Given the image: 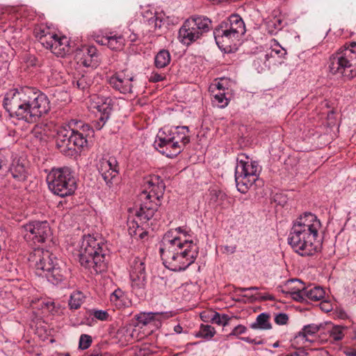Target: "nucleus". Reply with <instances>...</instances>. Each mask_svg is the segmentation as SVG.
I'll list each match as a JSON object with an SVG mask.
<instances>
[{
	"label": "nucleus",
	"instance_id": "nucleus-4",
	"mask_svg": "<svg viewBox=\"0 0 356 356\" xmlns=\"http://www.w3.org/2000/svg\"><path fill=\"white\" fill-rule=\"evenodd\" d=\"M49 99L44 93L30 87L10 89L3 100V108L6 111H31L35 109L49 111Z\"/></svg>",
	"mask_w": 356,
	"mask_h": 356
},
{
	"label": "nucleus",
	"instance_id": "nucleus-29",
	"mask_svg": "<svg viewBox=\"0 0 356 356\" xmlns=\"http://www.w3.org/2000/svg\"><path fill=\"white\" fill-rule=\"evenodd\" d=\"M105 42H107V46L109 49L115 51H120L123 49L124 46V39L122 35L113 34L106 35L104 39Z\"/></svg>",
	"mask_w": 356,
	"mask_h": 356
},
{
	"label": "nucleus",
	"instance_id": "nucleus-24",
	"mask_svg": "<svg viewBox=\"0 0 356 356\" xmlns=\"http://www.w3.org/2000/svg\"><path fill=\"white\" fill-rule=\"evenodd\" d=\"M57 146L60 152L65 154H71L75 152L73 145L72 134H69V130H60L58 133Z\"/></svg>",
	"mask_w": 356,
	"mask_h": 356
},
{
	"label": "nucleus",
	"instance_id": "nucleus-36",
	"mask_svg": "<svg viewBox=\"0 0 356 356\" xmlns=\"http://www.w3.org/2000/svg\"><path fill=\"white\" fill-rule=\"evenodd\" d=\"M229 86V81L228 79L222 77L219 79L215 80L209 86V92L214 93L215 92H225V90H227Z\"/></svg>",
	"mask_w": 356,
	"mask_h": 356
},
{
	"label": "nucleus",
	"instance_id": "nucleus-50",
	"mask_svg": "<svg viewBox=\"0 0 356 356\" xmlns=\"http://www.w3.org/2000/svg\"><path fill=\"white\" fill-rule=\"evenodd\" d=\"M247 331V327L243 325L236 326L230 333V335L238 336L244 334Z\"/></svg>",
	"mask_w": 356,
	"mask_h": 356
},
{
	"label": "nucleus",
	"instance_id": "nucleus-58",
	"mask_svg": "<svg viewBox=\"0 0 356 356\" xmlns=\"http://www.w3.org/2000/svg\"><path fill=\"white\" fill-rule=\"evenodd\" d=\"M93 127L95 128L97 130H100L103 127L104 124H102L99 121L95 120L92 122Z\"/></svg>",
	"mask_w": 356,
	"mask_h": 356
},
{
	"label": "nucleus",
	"instance_id": "nucleus-17",
	"mask_svg": "<svg viewBox=\"0 0 356 356\" xmlns=\"http://www.w3.org/2000/svg\"><path fill=\"white\" fill-rule=\"evenodd\" d=\"M77 63L87 67H97L99 60L97 49L93 47H83L76 52Z\"/></svg>",
	"mask_w": 356,
	"mask_h": 356
},
{
	"label": "nucleus",
	"instance_id": "nucleus-63",
	"mask_svg": "<svg viewBox=\"0 0 356 356\" xmlns=\"http://www.w3.org/2000/svg\"><path fill=\"white\" fill-rule=\"evenodd\" d=\"M133 339H134L133 334H129L128 337L126 339V341H127V342H131H131H132V341H133Z\"/></svg>",
	"mask_w": 356,
	"mask_h": 356
},
{
	"label": "nucleus",
	"instance_id": "nucleus-32",
	"mask_svg": "<svg viewBox=\"0 0 356 356\" xmlns=\"http://www.w3.org/2000/svg\"><path fill=\"white\" fill-rule=\"evenodd\" d=\"M171 60V56L168 50H160L154 57V65L158 69L168 66Z\"/></svg>",
	"mask_w": 356,
	"mask_h": 356
},
{
	"label": "nucleus",
	"instance_id": "nucleus-39",
	"mask_svg": "<svg viewBox=\"0 0 356 356\" xmlns=\"http://www.w3.org/2000/svg\"><path fill=\"white\" fill-rule=\"evenodd\" d=\"M85 296L81 291L73 292L69 300V306L71 309H77L83 303Z\"/></svg>",
	"mask_w": 356,
	"mask_h": 356
},
{
	"label": "nucleus",
	"instance_id": "nucleus-25",
	"mask_svg": "<svg viewBox=\"0 0 356 356\" xmlns=\"http://www.w3.org/2000/svg\"><path fill=\"white\" fill-rule=\"evenodd\" d=\"M170 131L174 142L179 145L181 147V149L183 150L186 145L190 142L188 127L186 126L176 127L170 129Z\"/></svg>",
	"mask_w": 356,
	"mask_h": 356
},
{
	"label": "nucleus",
	"instance_id": "nucleus-62",
	"mask_svg": "<svg viewBox=\"0 0 356 356\" xmlns=\"http://www.w3.org/2000/svg\"><path fill=\"white\" fill-rule=\"evenodd\" d=\"M242 340L248 343H253L254 341V339H250L249 337H243L242 338Z\"/></svg>",
	"mask_w": 356,
	"mask_h": 356
},
{
	"label": "nucleus",
	"instance_id": "nucleus-5",
	"mask_svg": "<svg viewBox=\"0 0 356 356\" xmlns=\"http://www.w3.org/2000/svg\"><path fill=\"white\" fill-rule=\"evenodd\" d=\"M29 261L34 263L36 275L47 277L54 284L62 282L68 275L66 265L48 250H34Z\"/></svg>",
	"mask_w": 356,
	"mask_h": 356
},
{
	"label": "nucleus",
	"instance_id": "nucleus-35",
	"mask_svg": "<svg viewBox=\"0 0 356 356\" xmlns=\"http://www.w3.org/2000/svg\"><path fill=\"white\" fill-rule=\"evenodd\" d=\"M159 152L165 155L167 157L172 158L181 153L182 150L181 149V147L177 145L172 140L163 148L160 149Z\"/></svg>",
	"mask_w": 356,
	"mask_h": 356
},
{
	"label": "nucleus",
	"instance_id": "nucleus-18",
	"mask_svg": "<svg viewBox=\"0 0 356 356\" xmlns=\"http://www.w3.org/2000/svg\"><path fill=\"white\" fill-rule=\"evenodd\" d=\"M143 24L147 33H154L161 29L165 20L164 15L161 13H153L149 9L142 12Z\"/></svg>",
	"mask_w": 356,
	"mask_h": 356
},
{
	"label": "nucleus",
	"instance_id": "nucleus-14",
	"mask_svg": "<svg viewBox=\"0 0 356 356\" xmlns=\"http://www.w3.org/2000/svg\"><path fill=\"white\" fill-rule=\"evenodd\" d=\"M90 110L97 111H110L120 110V100L110 97L93 95L90 97L87 103Z\"/></svg>",
	"mask_w": 356,
	"mask_h": 356
},
{
	"label": "nucleus",
	"instance_id": "nucleus-2",
	"mask_svg": "<svg viewBox=\"0 0 356 356\" xmlns=\"http://www.w3.org/2000/svg\"><path fill=\"white\" fill-rule=\"evenodd\" d=\"M160 253L166 268L181 271L195 262L199 247L191 238H175L173 232H167L163 237Z\"/></svg>",
	"mask_w": 356,
	"mask_h": 356
},
{
	"label": "nucleus",
	"instance_id": "nucleus-54",
	"mask_svg": "<svg viewBox=\"0 0 356 356\" xmlns=\"http://www.w3.org/2000/svg\"><path fill=\"white\" fill-rule=\"evenodd\" d=\"M7 170V164L6 161L0 156V174H3Z\"/></svg>",
	"mask_w": 356,
	"mask_h": 356
},
{
	"label": "nucleus",
	"instance_id": "nucleus-16",
	"mask_svg": "<svg viewBox=\"0 0 356 356\" xmlns=\"http://www.w3.org/2000/svg\"><path fill=\"white\" fill-rule=\"evenodd\" d=\"M134 76L127 74L124 72H119L108 79V83L114 90L122 94L132 92Z\"/></svg>",
	"mask_w": 356,
	"mask_h": 356
},
{
	"label": "nucleus",
	"instance_id": "nucleus-26",
	"mask_svg": "<svg viewBox=\"0 0 356 356\" xmlns=\"http://www.w3.org/2000/svg\"><path fill=\"white\" fill-rule=\"evenodd\" d=\"M9 173L17 182H24L28 177V170L19 159L13 160L10 168Z\"/></svg>",
	"mask_w": 356,
	"mask_h": 356
},
{
	"label": "nucleus",
	"instance_id": "nucleus-7",
	"mask_svg": "<svg viewBox=\"0 0 356 356\" xmlns=\"http://www.w3.org/2000/svg\"><path fill=\"white\" fill-rule=\"evenodd\" d=\"M329 69L332 74L352 79L356 76V42L340 48L330 57Z\"/></svg>",
	"mask_w": 356,
	"mask_h": 356
},
{
	"label": "nucleus",
	"instance_id": "nucleus-34",
	"mask_svg": "<svg viewBox=\"0 0 356 356\" xmlns=\"http://www.w3.org/2000/svg\"><path fill=\"white\" fill-rule=\"evenodd\" d=\"M111 303L117 308H121L126 305L127 298L124 293L120 289H115L110 296Z\"/></svg>",
	"mask_w": 356,
	"mask_h": 356
},
{
	"label": "nucleus",
	"instance_id": "nucleus-60",
	"mask_svg": "<svg viewBox=\"0 0 356 356\" xmlns=\"http://www.w3.org/2000/svg\"><path fill=\"white\" fill-rule=\"evenodd\" d=\"M88 356H110V355L107 353H93V354H90V355Z\"/></svg>",
	"mask_w": 356,
	"mask_h": 356
},
{
	"label": "nucleus",
	"instance_id": "nucleus-6",
	"mask_svg": "<svg viewBox=\"0 0 356 356\" xmlns=\"http://www.w3.org/2000/svg\"><path fill=\"white\" fill-rule=\"evenodd\" d=\"M165 188V184L160 177L152 175L147 179L145 189L140 194L142 203L136 212V216L141 222H147L154 216Z\"/></svg>",
	"mask_w": 356,
	"mask_h": 356
},
{
	"label": "nucleus",
	"instance_id": "nucleus-42",
	"mask_svg": "<svg viewBox=\"0 0 356 356\" xmlns=\"http://www.w3.org/2000/svg\"><path fill=\"white\" fill-rule=\"evenodd\" d=\"M320 329V326L316 324H309L305 325L303 328L302 329V331H300L298 333V336L300 337H302L303 339H305L306 341H308V339L307 338L309 335H314L316 333L318 332Z\"/></svg>",
	"mask_w": 356,
	"mask_h": 356
},
{
	"label": "nucleus",
	"instance_id": "nucleus-64",
	"mask_svg": "<svg viewBox=\"0 0 356 356\" xmlns=\"http://www.w3.org/2000/svg\"><path fill=\"white\" fill-rule=\"evenodd\" d=\"M237 291H239V292H244V291H249V289H248V288L238 287V288L237 289Z\"/></svg>",
	"mask_w": 356,
	"mask_h": 356
},
{
	"label": "nucleus",
	"instance_id": "nucleus-37",
	"mask_svg": "<svg viewBox=\"0 0 356 356\" xmlns=\"http://www.w3.org/2000/svg\"><path fill=\"white\" fill-rule=\"evenodd\" d=\"M69 134H72L73 145L74 146L75 152L86 145L87 140L83 136V134L73 129H70Z\"/></svg>",
	"mask_w": 356,
	"mask_h": 356
},
{
	"label": "nucleus",
	"instance_id": "nucleus-22",
	"mask_svg": "<svg viewBox=\"0 0 356 356\" xmlns=\"http://www.w3.org/2000/svg\"><path fill=\"white\" fill-rule=\"evenodd\" d=\"M6 120L15 125L24 124L25 123L32 124L35 122L40 115L33 113H5Z\"/></svg>",
	"mask_w": 356,
	"mask_h": 356
},
{
	"label": "nucleus",
	"instance_id": "nucleus-47",
	"mask_svg": "<svg viewBox=\"0 0 356 356\" xmlns=\"http://www.w3.org/2000/svg\"><path fill=\"white\" fill-rule=\"evenodd\" d=\"M289 321L288 315L284 313H280L275 317V322L277 325H286Z\"/></svg>",
	"mask_w": 356,
	"mask_h": 356
},
{
	"label": "nucleus",
	"instance_id": "nucleus-15",
	"mask_svg": "<svg viewBox=\"0 0 356 356\" xmlns=\"http://www.w3.org/2000/svg\"><path fill=\"white\" fill-rule=\"evenodd\" d=\"M216 42L218 47L225 52L232 50L233 46L239 40L223 26L219 25L213 31Z\"/></svg>",
	"mask_w": 356,
	"mask_h": 356
},
{
	"label": "nucleus",
	"instance_id": "nucleus-31",
	"mask_svg": "<svg viewBox=\"0 0 356 356\" xmlns=\"http://www.w3.org/2000/svg\"><path fill=\"white\" fill-rule=\"evenodd\" d=\"M128 232L129 235L136 239H144L147 235V232L134 220L128 221Z\"/></svg>",
	"mask_w": 356,
	"mask_h": 356
},
{
	"label": "nucleus",
	"instance_id": "nucleus-59",
	"mask_svg": "<svg viewBox=\"0 0 356 356\" xmlns=\"http://www.w3.org/2000/svg\"><path fill=\"white\" fill-rule=\"evenodd\" d=\"M174 331L177 334H180L182 332V327L178 324L174 327Z\"/></svg>",
	"mask_w": 356,
	"mask_h": 356
},
{
	"label": "nucleus",
	"instance_id": "nucleus-43",
	"mask_svg": "<svg viewBox=\"0 0 356 356\" xmlns=\"http://www.w3.org/2000/svg\"><path fill=\"white\" fill-rule=\"evenodd\" d=\"M92 80L91 79L86 75H82L78 79L72 81V84L76 86L77 88L85 90L89 88L91 85Z\"/></svg>",
	"mask_w": 356,
	"mask_h": 356
},
{
	"label": "nucleus",
	"instance_id": "nucleus-11",
	"mask_svg": "<svg viewBox=\"0 0 356 356\" xmlns=\"http://www.w3.org/2000/svg\"><path fill=\"white\" fill-rule=\"evenodd\" d=\"M97 169L106 185L112 188L117 181L119 175V165L115 157L102 158L97 163Z\"/></svg>",
	"mask_w": 356,
	"mask_h": 356
},
{
	"label": "nucleus",
	"instance_id": "nucleus-38",
	"mask_svg": "<svg viewBox=\"0 0 356 356\" xmlns=\"http://www.w3.org/2000/svg\"><path fill=\"white\" fill-rule=\"evenodd\" d=\"M213 96L211 98L212 104L218 108H223L229 104V99L225 97V92H215L211 93Z\"/></svg>",
	"mask_w": 356,
	"mask_h": 356
},
{
	"label": "nucleus",
	"instance_id": "nucleus-51",
	"mask_svg": "<svg viewBox=\"0 0 356 356\" xmlns=\"http://www.w3.org/2000/svg\"><path fill=\"white\" fill-rule=\"evenodd\" d=\"M40 305L42 307V309L45 308L49 311H50L51 308L53 309L54 307V302L50 300H41Z\"/></svg>",
	"mask_w": 356,
	"mask_h": 356
},
{
	"label": "nucleus",
	"instance_id": "nucleus-30",
	"mask_svg": "<svg viewBox=\"0 0 356 356\" xmlns=\"http://www.w3.org/2000/svg\"><path fill=\"white\" fill-rule=\"evenodd\" d=\"M172 138L170 129H160L156 135L154 145L159 151L160 149L172 140Z\"/></svg>",
	"mask_w": 356,
	"mask_h": 356
},
{
	"label": "nucleus",
	"instance_id": "nucleus-57",
	"mask_svg": "<svg viewBox=\"0 0 356 356\" xmlns=\"http://www.w3.org/2000/svg\"><path fill=\"white\" fill-rule=\"evenodd\" d=\"M344 353L347 356H356V350L353 348H348L344 350Z\"/></svg>",
	"mask_w": 356,
	"mask_h": 356
},
{
	"label": "nucleus",
	"instance_id": "nucleus-41",
	"mask_svg": "<svg viewBox=\"0 0 356 356\" xmlns=\"http://www.w3.org/2000/svg\"><path fill=\"white\" fill-rule=\"evenodd\" d=\"M216 333L215 329L209 325L202 324L200 330L195 334L197 338H204L209 339L212 338Z\"/></svg>",
	"mask_w": 356,
	"mask_h": 356
},
{
	"label": "nucleus",
	"instance_id": "nucleus-1",
	"mask_svg": "<svg viewBox=\"0 0 356 356\" xmlns=\"http://www.w3.org/2000/svg\"><path fill=\"white\" fill-rule=\"evenodd\" d=\"M322 229L319 218L314 213L305 212L293 222L289 244L299 255L312 256L321 250L319 234Z\"/></svg>",
	"mask_w": 356,
	"mask_h": 356
},
{
	"label": "nucleus",
	"instance_id": "nucleus-21",
	"mask_svg": "<svg viewBox=\"0 0 356 356\" xmlns=\"http://www.w3.org/2000/svg\"><path fill=\"white\" fill-rule=\"evenodd\" d=\"M230 33L239 40L245 33V26L243 19L238 15H232L228 19L220 23Z\"/></svg>",
	"mask_w": 356,
	"mask_h": 356
},
{
	"label": "nucleus",
	"instance_id": "nucleus-20",
	"mask_svg": "<svg viewBox=\"0 0 356 356\" xmlns=\"http://www.w3.org/2000/svg\"><path fill=\"white\" fill-rule=\"evenodd\" d=\"M201 37L200 33L194 26L193 22L189 19H186L179 30L178 38L179 41L189 45Z\"/></svg>",
	"mask_w": 356,
	"mask_h": 356
},
{
	"label": "nucleus",
	"instance_id": "nucleus-10",
	"mask_svg": "<svg viewBox=\"0 0 356 356\" xmlns=\"http://www.w3.org/2000/svg\"><path fill=\"white\" fill-rule=\"evenodd\" d=\"M24 238L33 244L42 243L51 235L47 221H32L23 226Z\"/></svg>",
	"mask_w": 356,
	"mask_h": 356
},
{
	"label": "nucleus",
	"instance_id": "nucleus-8",
	"mask_svg": "<svg viewBox=\"0 0 356 356\" xmlns=\"http://www.w3.org/2000/svg\"><path fill=\"white\" fill-rule=\"evenodd\" d=\"M49 190L55 195L64 197L72 195L76 189V182L68 168H53L47 176Z\"/></svg>",
	"mask_w": 356,
	"mask_h": 356
},
{
	"label": "nucleus",
	"instance_id": "nucleus-48",
	"mask_svg": "<svg viewBox=\"0 0 356 356\" xmlns=\"http://www.w3.org/2000/svg\"><path fill=\"white\" fill-rule=\"evenodd\" d=\"M94 317L100 321H106L108 318V314L104 310H95L94 311Z\"/></svg>",
	"mask_w": 356,
	"mask_h": 356
},
{
	"label": "nucleus",
	"instance_id": "nucleus-45",
	"mask_svg": "<svg viewBox=\"0 0 356 356\" xmlns=\"http://www.w3.org/2000/svg\"><path fill=\"white\" fill-rule=\"evenodd\" d=\"M168 232H173V236L175 238H191V236L190 233L191 229L186 227H179L175 228L174 230H169Z\"/></svg>",
	"mask_w": 356,
	"mask_h": 356
},
{
	"label": "nucleus",
	"instance_id": "nucleus-9",
	"mask_svg": "<svg viewBox=\"0 0 356 356\" xmlns=\"http://www.w3.org/2000/svg\"><path fill=\"white\" fill-rule=\"evenodd\" d=\"M246 160H238L235 170V181L238 191L245 193L258 180L261 172V167L258 162Z\"/></svg>",
	"mask_w": 356,
	"mask_h": 356
},
{
	"label": "nucleus",
	"instance_id": "nucleus-13",
	"mask_svg": "<svg viewBox=\"0 0 356 356\" xmlns=\"http://www.w3.org/2000/svg\"><path fill=\"white\" fill-rule=\"evenodd\" d=\"M130 280L134 290H141L146 285V272L145 259L134 258L130 263Z\"/></svg>",
	"mask_w": 356,
	"mask_h": 356
},
{
	"label": "nucleus",
	"instance_id": "nucleus-55",
	"mask_svg": "<svg viewBox=\"0 0 356 356\" xmlns=\"http://www.w3.org/2000/svg\"><path fill=\"white\" fill-rule=\"evenodd\" d=\"M108 114L109 113H101V115L97 120L104 125L109 118Z\"/></svg>",
	"mask_w": 356,
	"mask_h": 356
},
{
	"label": "nucleus",
	"instance_id": "nucleus-52",
	"mask_svg": "<svg viewBox=\"0 0 356 356\" xmlns=\"http://www.w3.org/2000/svg\"><path fill=\"white\" fill-rule=\"evenodd\" d=\"M321 309L325 312H329L332 309V306L329 302L325 301L321 303Z\"/></svg>",
	"mask_w": 356,
	"mask_h": 356
},
{
	"label": "nucleus",
	"instance_id": "nucleus-53",
	"mask_svg": "<svg viewBox=\"0 0 356 356\" xmlns=\"http://www.w3.org/2000/svg\"><path fill=\"white\" fill-rule=\"evenodd\" d=\"M224 252L227 254H233L236 252V245H225L223 246Z\"/></svg>",
	"mask_w": 356,
	"mask_h": 356
},
{
	"label": "nucleus",
	"instance_id": "nucleus-49",
	"mask_svg": "<svg viewBox=\"0 0 356 356\" xmlns=\"http://www.w3.org/2000/svg\"><path fill=\"white\" fill-rule=\"evenodd\" d=\"M165 79L163 74H159L156 72H152L149 77V81L152 83H156L163 81Z\"/></svg>",
	"mask_w": 356,
	"mask_h": 356
},
{
	"label": "nucleus",
	"instance_id": "nucleus-23",
	"mask_svg": "<svg viewBox=\"0 0 356 356\" xmlns=\"http://www.w3.org/2000/svg\"><path fill=\"white\" fill-rule=\"evenodd\" d=\"M172 315L168 312H148L140 314L137 321L142 325H153L159 327L161 325V319L168 318Z\"/></svg>",
	"mask_w": 356,
	"mask_h": 356
},
{
	"label": "nucleus",
	"instance_id": "nucleus-28",
	"mask_svg": "<svg viewBox=\"0 0 356 356\" xmlns=\"http://www.w3.org/2000/svg\"><path fill=\"white\" fill-rule=\"evenodd\" d=\"M193 22L194 26L202 36L204 33L208 32L211 26V21L207 17L202 15L192 16L188 18Z\"/></svg>",
	"mask_w": 356,
	"mask_h": 356
},
{
	"label": "nucleus",
	"instance_id": "nucleus-12",
	"mask_svg": "<svg viewBox=\"0 0 356 356\" xmlns=\"http://www.w3.org/2000/svg\"><path fill=\"white\" fill-rule=\"evenodd\" d=\"M298 286L291 289V297L297 301L303 302L308 300L318 301L325 296V291L320 286H305L304 283L298 281Z\"/></svg>",
	"mask_w": 356,
	"mask_h": 356
},
{
	"label": "nucleus",
	"instance_id": "nucleus-40",
	"mask_svg": "<svg viewBox=\"0 0 356 356\" xmlns=\"http://www.w3.org/2000/svg\"><path fill=\"white\" fill-rule=\"evenodd\" d=\"M346 330V327L342 325H334L329 331V337L333 341H341L345 336Z\"/></svg>",
	"mask_w": 356,
	"mask_h": 356
},
{
	"label": "nucleus",
	"instance_id": "nucleus-46",
	"mask_svg": "<svg viewBox=\"0 0 356 356\" xmlns=\"http://www.w3.org/2000/svg\"><path fill=\"white\" fill-rule=\"evenodd\" d=\"M92 341V337L90 335L83 334L79 338V347L81 350H86L90 346Z\"/></svg>",
	"mask_w": 356,
	"mask_h": 356
},
{
	"label": "nucleus",
	"instance_id": "nucleus-56",
	"mask_svg": "<svg viewBox=\"0 0 356 356\" xmlns=\"http://www.w3.org/2000/svg\"><path fill=\"white\" fill-rule=\"evenodd\" d=\"M289 355L290 356H307V353H305L303 350H298Z\"/></svg>",
	"mask_w": 356,
	"mask_h": 356
},
{
	"label": "nucleus",
	"instance_id": "nucleus-19",
	"mask_svg": "<svg viewBox=\"0 0 356 356\" xmlns=\"http://www.w3.org/2000/svg\"><path fill=\"white\" fill-rule=\"evenodd\" d=\"M49 43L45 48L57 56L63 57L70 51V40L66 36L56 33V36L52 37Z\"/></svg>",
	"mask_w": 356,
	"mask_h": 356
},
{
	"label": "nucleus",
	"instance_id": "nucleus-44",
	"mask_svg": "<svg viewBox=\"0 0 356 356\" xmlns=\"http://www.w3.org/2000/svg\"><path fill=\"white\" fill-rule=\"evenodd\" d=\"M231 318L227 314L220 315L218 312H214L211 317V320L213 323H216L219 325L226 326L229 324V321Z\"/></svg>",
	"mask_w": 356,
	"mask_h": 356
},
{
	"label": "nucleus",
	"instance_id": "nucleus-27",
	"mask_svg": "<svg viewBox=\"0 0 356 356\" xmlns=\"http://www.w3.org/2000/svg\"><path fill=\"white\" fill-rule=\"evenodd\" d=\"M34 35L43 47L49 45V40L52 37L56 36V33L53 32L51 29L44 24L37 26L34 29Z\"/></svg>",
	"mask_w": 356,
	"mask_h": 356
},
{
	"label": "nucleus",
	"instance_id": "nucleus-61",
	"mask_svg": "<svg viewBox=\"0 0 356 356\" xmlns=\"http://www.w3.org/2000/svg\"><path fill=\"white\" fill-rule=\"evenodd\" d=\"M105 38L106 35L103 36L100 40H97V42L103 45H107V42H105L106 40H104Z\"/></svg>",
	"mask_w": 356,
	"mask_h": 356
},
{
	"label": "nucleus",
	"instance_id": "nucleus-3",
	"mask_svg": "<svg viewBox=\"0 0 356 356\" xmlns=\"http://www.w3.org/2000/svg\"><path fill=\"white\" fill-rule=\"evenodd\" d=\"M108 249L101 236L84 235L78 245L77 256L81 266L96 274L107 268Z\"/></svg>",
	"mask_w": 356,
	"mask_h": 356
},
{
	"label": "nucleus",
	"instance_id": "nucleus-33",
	"mask_svg": "<svg viewBox=\"0 0 356 356\" xmlns=\"http://www.w3.org/2000/svg\"><path fill=\"white\" fill-rule=\"evenodd\" d=\"M270 316L267 313H261L257 316L256 321L250 325L252 329L270 330L272 326L269 322Z\"/></svg>",
	"mask_w": 356,
	"mask_h": 356
}]
</instances>
